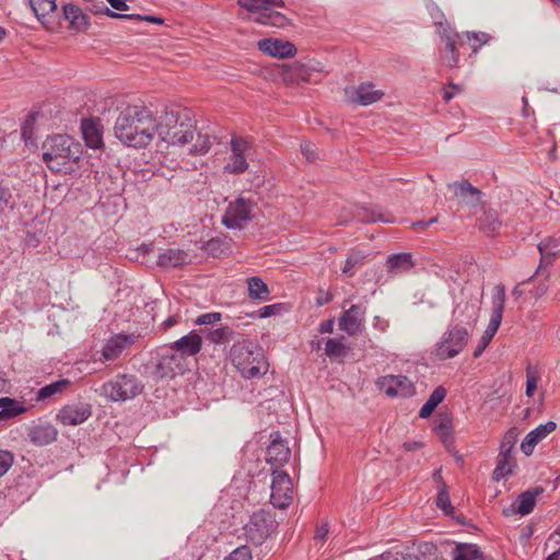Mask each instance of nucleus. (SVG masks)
Instances as JSON below:
<instances>
[{
    "mask_svg": "<svg viewBox=\"0 0 560 560\" xmlns=\"http://www.w3.org/2000/svg\"><path fill=\"white\" fill-rule=\"evenodd\" d=\"M155 128L156 118L150 108L129 105L116 118L114 135L122 144L140 149L151 143Z\"/></svg>",
    "mask_w": 560,
    "mask_h": 560,
    "instance_id": "1",
    "label": "nucleus"
},
{
    "mask_svg": "<svg viewBox=\"0 0 560 560\" xmlns=\"http://www.w3.org/2000/svg\"><path fill=\"white\" fill-rule=\"evenodd\" d=\"M43 161L52 173L70 174L83 152L82 145L68 135L47 137L42 144Z\"/></svg>",
    "mask_w": 560,
    "mask_h": 560,
    "instance_id": "2",
    "label": "nucleus"
},
{
    "mask_svg": "<svg viewBox=\"0 0 560 560\" xmlns=\"http://www.w3.org/2000/svg\"><path fill=\"white\" fill-rule=\"evenodd\" d=\"M230 359L245 378L261 377L268 370L262 348L243 336L231 347Z\"/></svg>",
    "mask_w": 560,
    "mask_h": 560,
    "instance_id": "3",
    "label": "nucleus"
},
{
    "mask_svg": "<svg viewBox=\"0 0 560 560\" xmlns=\"http://www.w3.org/2000/svg\"><path fill=\"white\" fill-rule=\"evenodd\" d=\"M183 371V358L166 346L151 351L150 359L143 364V373L155 381L174 378Z\"/></svg>",
    "mask_w": 560,
    "mask_h": 560,
    "instance_id": "4",
    "label": "nucleus"
},
{
    "mask_svg": "<svg viewBox=\"0 0 560 560\" xmlns=\"http://www.w3.org/2000/svg\"><path fill=\"white\" fill-rule=\"evenodd\" d=\"M278 525L271 511L261 509L254 512L243 527L246 541L256 547L267 544L277 534Z\"/></svg>",
    "mask_w": 560,
    "mask_h": 560,
    "instance_id": "5",
    "label": "nucleus"
},
{
    "mask_svg": "<svg viewBox=\"0 0 560 560\" xmlns=\"http://www.w3.org/2000/svg\"><path fill=\"white\" fill-rule=\"evenodd\" d=\"M471 331L459 323H452L436 343L434 355L439 360H447L458 355L466 347Z\"/></svg>",
    "mask_w": 560,
    "mask_h": 560,
    "instance_id": "6",
    "label": "nucleus"
},
{
    "mask_svg": "<svg viewBox=\"0 0 560 560\" xmlns=\"http://www.w3.org/2000/svg\"><path fill=\"white\" fill-rule=\"evenodd\" d=\"M142 382L133 374H117L102 386V393L112 401H126L140 395Z\"/></svg>",
    "mask_w": 560,
    "mask_h": 560,
    "instance_id": "7",
    "label": "nucleus"
},
{
    "mask_svg": "<svg viewBox=\"0 0 560 560\" xmlns=\"http://www.w3.org/2000/svg\"><path fill=\"white\" fill-rule=\"evenodd\" d=\"M505 285L499 283L494 287L492 293V312L488 327L483 331L474 353V358H479L486 348L489 346L490 341L497 334L503 317V312L505 308Z\"/></svg>",
    "mask_w": 560,
    "mask_h": 560,
    "instance_id": "8",
    "label": "nucleus"
},
{
    "mask_svg": "<svg viewBox=\"0 0 560 560\" xmlns=\"http://www.w3.org/2000/svg\"><path fill=\"white\" fill-rule=\"evenodd\" d=\"M257 203L243 196L230 202L222 218V223L231 230L243 229V226L255 218Z\"/></svg>",
    "mask_w": 560,
    "mask_h": 560,
    "instance_id": "9",
    "label": "nucleus"
},
{
    "mask_svg": "<svg viewBox=\"0 0 560 560\" xmlns=\"http://www.w3.org/2000/svg\"><path fill=\"white\" fill-rule=\"evenodd\" d=\"M292 481L290 476L281 470L272 469L270 502L275 508L284 509L292 502Z\"/></svg>",
    "mask_w": 560,
    "mask_h": 560,
    "instance_id": "10",
    "label": "nucleus"
},
{
    "mask_svg": "<svg viewBox=\"0 0 560 560\" xmlns=\"http://www.w3.org/2000/svg\"><path fill=\"white\" fill-rule=\"evenodd\" d=\"M341 218L342 222L357 221L361 223H394L396 220L392 213L383 211L377 206H357L354 209H350L349 211L345 209Z\"/></svg>",
    "mask_w": 560,
    "mask_h": 560,
    "instance_id": "11",
    "label": "nucleus"
},
{
    "mask_svg": "<svg viewBox=\"0 0 560 560\" xmlns=\"http://www.w3.org/2000/svg\"><path fill=\"white\" fill-rule=\"evenodd\" d=\"M439 35L444 43V50H440V59L447 68H456L459 61L457 45H464L463 35L455 32L452 27L439 31Z\"/></svg>",
    "mask_w": 560,
    "mask_h": 560,
    "instance_id": "12",
    "label": "nucleus"
},
{
    "mask_svg": "<svg viewBox=\"0 0 560 560\" xmlns=\"http://www.w3.org/2000/svg\"><path fill=\"white\" fill-rule=\"evenodd\" d=\"M92 416V406L88 402L78 401L65 405L59 409L56 420L62 425H79Z\"/></svg>",
    "mask_w": 560,
    "mask_h": 560,
    "instance_id": "13",
    "label": "nucleus"
},
{
    "mask_svg": "<svg viewBox=\"0 0 560 560\" xmlns=\"http://www.w3.org/2000/svg\"><path fill=\"white\" fill-rule=\"evenodd\" d=\"M376 384L389 397H408L415 393L412 382L405 375L382 376Z\"/></svg>",
    "mask_w": 560,
    "mask_h": 560,
    "instance_id": "14",
    "label": "nucleus"
},
{
    "mask_svg": "<svg viewBox=\"0 0 560 560\" xmlns=\"http://www.w3.org/2000/svg\"><path fill=\"white\" fill-rule=\"evenodd\" d=\"M271 442L267 447V457L266 460L271 465L272 469L280 470L282 466L291 457V448L288 445V442L282 440L279 431H273L270 433Z\"/></svg>",
    "mask_w": 560,
    "mask_h": 560,
    "instance_id": "15",
    "label": "nucleus"
},
{
    "mask_svg": "<svg viewBox=\"0 0 560 560\" xmlns=\"http://www.w3.org/2000/svg\"><path fill=\"white\" fill-rule=\"evenodd\" d=\"M366 307L362 304L351 305L339 317V328L349 336H357L365 320Z\"/></svg>",
    "mask_w": 560,
    "mask_h": 560,
    "instance_id": "16",
    "label": "nucleus"
},
{
    "mask_svg": "<svg viewBox=\"0 0 560 560\" xmlns=\"http://www.w3.org/2000/svg\"><path fill=\"white\" fill-rule=\"evenodd\" d=\"M257 46L266 55L280 59L294 57L298 52L293 43L281 38H264L258 42Z\"/></svg>",
    "mask_w": 560,
    "mask_h": 560,
    "instance_id": "17",
    "label": "nucleus"
},
{
    "mask_svg": "<svg viewBox=\"0 0 560 560\" xmlns=\"http://www.w3.org/2000/svg\"><path fill=\"white\" fill-rule=\"evenodd\" d=\"M544 492L542 487H534L529 488L528 490L522 492L517 498V505L512 504L509 508L503 509V514L505 516H511L513 514H521V515H527L529 514L535 505L536 500L539 494Z\"/></svg>",
    "mask_w": 560,
    "mask_h": 560,
    "instance_id": "18",
    "label": "nucleus"
},
{
    "mask_svg": "<svg viewBox=\"0 0 560 560\" xmlns=\"http://www.w3.org/2000/svg\"><path fill=\"white\" fill-rule=\"evenodd\" d=\"M137 336L135 334H117L112 336L102 349V357L105 361L116 360L122 351L135 343Z\"/></svg>",
    "mask_w": 560,
    "mask_h": 560,
    "instance_id": "19",
    "label": "nucleus"
},
{
    "mask_svg": "<svg viewBox=\"0 0 560 560\" xmlns=\"http://www.w3.org/2000/svg\"><path fill=\"white\" fill-rule=\"evenodd\" d=\"M58 430L49 422L35 423L27 429L30 442L37 446L48 445L57 440Z\"/></svg>",
    "mask_w": 560,
    "mask_h": 560,
    "instance_id": "20",
    "label": "nucleus"
},
{
    "mask_svg": "<svg viewBox=\"0 0 560 560\" xmlns=\"http://www.w3.org/2000/svg\"><path fill=\"white\" fill-rule=\"evenodd\" d=\"M202 337L196 331H190L178 340L174 341L168 348L174 352H178L183 359L185 357H192L201 350Z\"/></svg>",
    "mask_w": 560,
    "mask_h": 560,
    "instance_id": "21",
    "label": "nucleus"
},
{
    "mask_svg": "<svg viewBox=\"0 0 560 560\" xmlns=\"http://www.w3.org/2000/svg\"><path fill=\"white\" fill-rule=\"evenodd\" d=\"M448 187L453 188L455 197L467 206L476 207L481 202L482 191L472 186L467 179L454 182Z\"/></svg>",
    "mask_w": 560,
    "mask_h": 560,
    "instance_id": "22",
    "label": "nucleus"
},
{
    "mask_svg": "<svg viewBox=\"0 0 560 560\" xmlns=\"http://www.w3.org/2000/svg\"><path fill=\"white\" fill-rule=\"evenodd\" d=\"M313 71H317V69L310 63L294 61L290 65L283 66V80L288 84L310 82Z\"/></svg>",
    "mask_w": 560,
    "mask_h": 560,
    "instance_id": "23",
    "label": "nucleus"
},
{
    "mask_svg": "<svg viewBox=\"0 0 560 560\" xmlns=\"http://www.w3.org/2000/svg\"><path fill=\"white\" fill-rule=\"evenodd\" d=\"M557 429L555 421H548L545 424H540L526 434L521 443V450L526 456H530L534 452L535 446L544 440L548 434Z\"/></svg>",
    "mask_w": 560,
    "mask_h": 560,
    "instance_id": "24",
    "label": "nucleus"
},
{
    "mask_svg": "<svg viewBox=\"0 0 560 560\" xmlns=\"http://www.w3.org/2000/svg\"><path fill=\"white\" fill-rule=\"evenodd\" d=\"M480 307L470 302H465L463 304H458L453 311L452 323H459L460 326H465L472 331L478 317H479Z\"/></svg>",
    "mask_w": 560,
    "mask_h": 560,
    "instance_id": "25",
    "label": "nucleus"
},
{
    "mask_svg": "<svg viewBox=\"0 0 560 560\" xmlns=\"http://www.w3.org/2000/svg\"><path fill=\"white\" fill-rule=\"evenodd\" d=\"M401 560H442L438 552V547L432 542H421L407 547L400 553Z\"/></svg>",
    "mask_w": 560,
    "mask_h": 560,
    "instance_id": "26",
    "label": "nucleus"
},
{
    "mask_svg": "<svg viewBox=\"0 0 560 560\" xmlns=\"http://www.w3.org/2000/svg\"><path fill=\"white\" fill-rule=\"evenodd\" d=\"M194 139V127L190 121L182 120L177 129L161 132V140L168 144H186Z\"/></svg>",
    "mask_w": 560,
    "mask_h": 560,
    "instance_id": "27",
    "label": "nucleus"
},
{
    "mask_svg": "<svg viewBox=\"0 0 560 560\" xmlns=\"http://www.w3.org/2000/svg\"><path fill=\"white\" fill-rule=\"evenodd\" d=\"M81 130L88 147L92 149L103 147V126L100 119H83Z\"/></svg>",
    "mask_w": 560,
    "mask_h": 560,
    "instance_id": "28",
    "label": "nucleus"
},
{
    "mask_svg": "<svg viewBox=\"0 0 560 560\" xmlns=\"http://www.w3.org/2000/svg\"><path fill=\"white\" fill-rule=\"evenodd\" d=\"M202 335L207 340L214 345H223L230 341L235 343L240 340L241 334L236 332L233 327L229 325H221L220 327H206L201 329Z\"/></svg>",
    "mask_w": 560,
    "mask_h": 560,
    "instance_id": "29",
    "label": "nucleus"
},
{
    "mask_svg": "<svg viewBox=\"0 0 560 560\" xmlns=\"http://www.w3.org/2000/svg\"><path fill=\"white\" fill-rule=\"evenodd\" d=\"M182 120L190 121L187 113L180 114L179 109L166 107L163 115L156 120V128L154 135L158 133L161 138V132L171 129H177Z\"/></svg>",
    "mask_w": 560,
    "mask_h": 560,
    "instance_id": "30",
    "label": "nucleus"
},
{
    "mask_svg": "<svg viewBox=\"0 0 560 560\" xmlns=\"http://www.w3.org/2000/svg\"><path fill=\"white\" fill-rule=\"evenodd\" d=\"M63 18L69 21L70 28L77 32L88 30L89 16L75 4L67 3L62 8Z\"/></svg>",
    "mask_w": 560,
    "mask_h": 560,
    "instance_id": "31",
    "label": "nucleus"
},
{
    "mask_svg": "<svg viewBox=\"0 0 560 560\" xmlns=\"http://www.w3.org/2000/svg\"><path fill=\"white\" fill-rule=\"evenodd\" d=\"M190 261L189 255L178 248H168L159 255L158 266L162 268H178Z\"/></svg>",
    "mask_w": 560,
    "mask_h": 560,
    "instance_id": "32",
    "label": "nucleus"
},
{
    "mask_svg": "<svg viewBox=\"0 0 560 560\" xmlns=\"http://www.w3.org/2000/svg\"><path fill=\"white\" fill-rule=\"evenodd\" d=\"M433 430L439 435L445 447H448L453 444V419L450 413L440 412L436 420L434 421Z\"/></svg>",
    "mask_w": 560,
    "mask_h": 560,
    "instance_id": "33",
    "label": "nucleus"
},
{
    "mask_svg": "<svg viewBox=\"0 0 560 560\" xmlns=\"http://www.w3.org/2000/svg\"><path fill=\"white\" fill-rule=\"evenodd\" d=\"M413 266L415 261L410 253L392 254L386 259V268L390 273L408 272Z\"/></svg>",
    "mask_w": 560,
    "mask_h": 560,
    "instance_id": "34",
    "label": "nucleus"
},
{
    "mask_svg": "<svg viewBox=\"0 0 560 560\" xmlns=\"http://www.w3.org/2000/svg\"><path fill=\"white\" fill-rule=\"evenodd\" d=\"M354 93L357 97H352V101L363 106H368L380 101L384 95L382 91L374 90V85L371 82L361 83L354 90Z\"/></svg>",
    "mask_w": 560,
    "mask_h": 560,
    "instance_id": "35",
    "label": "nucleus"
},
{
    "mask_svg": "<svg viewBox=\"0 0 560 560\" xmlns=\"http://www.w3.org/2000/svg\"><path fill=\"white\" fill-rule=\"evenodd\" d=\"M27 411V408L19 400L10 397L0 398V421L13 419Z\"/></svg>",
    "mask_w": 560,
    "mask_h": 560,
    "instance_id": "36",
    "label": "nucleus"
},
{
    "mask_svg": "<svg viewBox=\"0 0 560 560\" xmlns=\"http://www.w3.org/2000/svg\"><path fill=\"white\" fill-rule=\"evenodd\" d=\"M453 560H485L483 552L475 544H457L452 550Z\"/></svg>",
    "mask_w": 560,
    "mask_h": 560,
    "instance_id": "37",
    "label": "nucleus"
},
{
    "mask_svg": "<svg viewBox=\"0 0 560 560\" xmlns=\"http://www.w3.org/2000/svg\"><path fill=\"white\" fill-rule=\"evenodd\" d=\"M445 397L446 389L443 386H438L421 407L419 411V417L422 419L429 418L433 413L435 408L445 399Z\"/></svg>",
    "mask_w": 560,
    "mask_h": 560,
    "instance_id": "38",
    "label": "nucleus"
},
{
    "mask_svg": "<svg viewBox=\"0 0 560 560\" xmlns=\"http://www.w3.org/2000/svg\"><path fill=\"white\" fill-rule=\"evenodd\" d=\"M502 226V221L495 210H487L479 219V229L488 235H494Z\"/></svg>",
    "mask_w": 560,
    "mask_h": 560,
    "instance_id": "39",
    "label": "nucleus"
},
{
    "mask_svg": "<svg viewBox=\"0 0 560 560\" xmlns=\"http://www.w3.org/2000/svg\"><path fill=\"white\" fill-rule=\"evenodd\" d=\"M202 249L209 256L219 258L231 250V245L226 237H213L203 244Z\"/></svg>",
    "mask_w": 560,
    "mask_h": 560,
    "instance_id": "40",
    "label": "nucleus"
},
{
    "mask_svg": "<svg viewBox=\"0 0 560 560\" xmlns=\"http://www.w3.org/2000/svg\"><path fill=\"white\" fill-rule=\"evenodd\" d=\"M538 249L541 255V261L550 264L552 258L560 254V240L552 236L546 237L539 243Z\"/></svg>",
    "mask_w": 560,
    "mask_h": 560,
    "instance_id": "41",
    "label": "nucleus"
},
{
    "mask_svg": "<svg viewBox=\"0 0 560 560\" xmlns=\"http://www.w3.org/2000/svg\"><path fill=\"white\" fill-rule=\"evenodd\" d=\"M342 340L343 337L327 339L325 346V353L329 359H343L348 354L349 347H347Z\"/></svg>",
    "mask_w": 560,
    "mask_h": 560,
    "instance_id": "42",
    "label": "nucleus"
},
{
    "mask_svg": "<svg viewBox=\"0 0 560 560\" xmlns=\"http://www.w3.org/2000/svg\"><path fill=\"white\" fill-rule=\"evenodd\" d=\"M248 295L253 300H268L270 291L267 284L259 277H250L247 279Z\"/></svg>",
    "mask_w": 560,
    "mask_h": 560,
    "instance_id": "43",
    "label": "nucleus"
},
{
    "mask_svg": "<svg viewBox=\"0 0 560 560\" xmlns=\"http://www.w3.org/2000/svg\"><path fill=\"white\" fill-rule=\"evenodd\" d=\"M28 3L36 18L43 24H45L44 19L46 15L57 10L56 0H28Z\"/></svg>",
    "mask_w": 560,
    "mask_h": 560,
    "instance_id": "44",
    "label": "nucleus"
},
{
    "mask_svg": "<svg viewBox=\"0 0 560 560\" xmlns=\"http://www.w3.org/2000/svg\"><path fill=\"white\" fill-rule=\"evenodd\" d=\"M69 385L70 381L66 378L52 382L38 389V392L36 393V400H45L46 398H49L55 394L62 392V389Z\"/></svg>",
    "mask_w": 560,
    "mask_h": 560,
    "instance_id": "45",
    "label": "nucleus"
},
{
    "mask_svg": "<svg viewBox=\"0 0 560 560\" xmlns=\"http://www.w3.org/2000/svg\"><path fill=\"white\" fill-rule=\"evenodd\" d=\"M462 35L470 44L474 54L478 52L479 48L491 39V35L485 32H465Z\"/></svg>",
    "mask_w": 560,
    "mask_h": 560,
    "instance_id": "46",
    "label": "nucleus"
},
{
    "mask_svg": "<svg viewBox=\"0 0 560 560\" xmlns=\"http://www.w3.org/2000/svg\"><path fill=\"white\" fill-rule=\"evenodd\" d=\"M248 167L245 155L231 153L229 163L224 166V172L230 174H242Z\"/></svg>",
    "mask_w": 560,
    "mask_h": 560,
    "instance_id": "47",
    "label": "nucleus"
},
{
    "mask_svg": "<svg viewBox=\"0 0 560 560\" xmlns=\"http://www.w3.org/2000/svg\"><path fill=\"white\" fill-rule=\"evenodd\" d=\"M436 505L445 515H452L454 513V508L451 503L447 485L445 482H442V486H438Z\"/></svg>",
    "mask_w": 560,
    "mask_h": 560,
    "instance_id": "48",
    "label": "nucleus"
},
{
    "mask_svg": "<svg viewBox=\"0 0 560 560\" xmlns=\"http://www.w3.org/2000/svg\"><path fill=\"white\" fill-rule=\"evenodd\" d=\"M427 9L430 16L434 21L435 26L438 27V32L441 30H446V27H451L450 23L445 19L443 11L435 2L429 1L427 3Z\"/></svg>",
    "mask_w": 560,
    "mask_h": 560,
    "instance_id": "49",
    "label": "nucleus"
},
{
    "mask_svg": "<svg viewBox=\"0 0 560 560\" xmlns=\"http://www.w3.org/2000/svg\"><path fill=\"white\" fill-rule=\"evenodd\" d=\"M513 472V464L511 458L498 456L497 466L493 470L492 478L495 481L511 475Z\"/></svg>",
    "mask_w": 560,
    "mask_h": 560,
    "instance_id": "50",
    "label": "nucleus"
},
{
    "mask_svg": "<svg viewBox=\"0 0 560 560\" xmlns=\"http://www.w3.org/2000/svg\"><path fill=\"white\" fill-rule=\"evenodd\" d=\"M516 441H517V433H516L515 429H510L505 433V435L501 442L500 453L498 456H504V457L511 458V453L514 448Z\"/></svg>",
    "mask_w": 560,
    "mask_h": 560,
    "instance_id": "51",
    "label": "nucleus"
},
{
    "mask_svg": "<svg viewBox=\"0 0 560 560\" xmlns=\"http://www.w3.org/2000/svg\"><path fill=\"white\" fill-rule=\"evenodd\" d=\"M88 10L96 15H106L112 19H125L126 13L110 10L103 1L92 2Z\"/></svg>",
    "mask_w": 560,
    "mask_h": 560,
    "instance_id": "52",
    "label": "nucleus"
},
{
    "mask_svg": "<svg viewBox=\"0 0 560 560\" xmlns=\"http://www.w3.org/2000/svg\"><path fill=\"white\" fill-rule=\"evenodd\" d=\"M37 118V113L32 112L27 115L21 128V136L26 144L31 143L34 136V124Z\"/></svg>",
    "mask_w": 560,
    "mask_h": 560,
    "instance_id": "53",
    "label": "nucleus"
},
{
    "mask_svg": "<svg viewBox=\"0 0 560 560\" xmlns=\"http://www.w3.org/2000/svg\"><path fill=\"white\" fill-rule=\"evenodd\" d=\"M364 258L365 256L360 252L351 253L346 259L342 272L349 277H352L354 275L353 269L358 266H361Z\"/></svg>",
    "mask_w": 560,
    "mask_h": 560,
    "instance_id": "54",
    "label": "nucleus"
},
{
    "mask_svg": "<svg viewBox=\"0 0 560 560\" xmlns=\"http://www.w3.org/2000/svg\"><path fill=\"white\" fill-rule=\"evenodd\" d=\"M13 196L10 187L0 179V213L4 211L5 208H13Z\"/></svg>",
    "mask_w": 560,
    "mask_h": 560,
    "instance_id": "55",
    "label": "nucleus"
},
{
    "mask_svg": "<svg viewBox=\"0 0 560 560\" xmlns=\"http://www.w3.org/2000/svg\"><path fill=\"white\" fill-rule=\"evenodd\" d=\"M212 145L210 136L198 133L196 143L190 149L192 154H206Z\"/></svg>",
    "mask_w": 560,
    "mask_h": 560,
    "instance_id": "56",
    "label": "nucleus"
},
{
    "mask_svg": "<svg viewBox=\"0 0 560 560\" xmlns=\"http://www.w3.org/2000/svg\"><path fill=\"white\" fill-rule=\"evenodd\" d=\"M224 560H253L252 550L247 545H243L233 550Z\"/></svg>",
    "mask_w": 560,
    "mask_h": 560,
    "instance_id": "57",
    "label": "nucleus"
},
{
    "mask_svg": "<svg viewBox=\"0 0 560 560\" xmlns=\"http://www.w3.org/2000/svg\"><path fill=\"white\" fill-rule=\"evenodd\" d=\"M221 318H222V314L219 312L206 313V314L199 315L196 318L195 324L198 326L214 325V324L219 323L221 320Z\"/></svg>",
    "mask_w": 560,
    "mask_h": 560,
    "instance_id": "58",
    "label": "nucleus"
},
{
    "mask_svg": "<svg viewBox=\"0 0 560 560\" xmlns=\"http://www.w3.org/2000/svg\"><path fill=\"white\" fill-rule=\"evenodd\" d=\"M14 462V455L9 451L0 450V477L7 474Z\"/></svg>",
    "mask_w": 560,
    "mask_h": 560,
    "instance_id": "59",
    "label": "nucleus"
},
{
    "mask_svg": "<svg viewBox=\"0 0 560 560\" xmlns=\"http://www.w3.org/2000/svg\"><path fill=\"white\" fill-rule=\"evenodd\" d=\"M125 20L145 21L154 24H164V20L156 15L126 13Z\"/></svg>",
    "mask_w": 560,
    "mask_h": 560,
    "instance_id": "60",
    "label": "nucleus"
},
{
    "mask_svg": "<svg viewBox=\"0 0 560 560\" xmlns=\"http://www.w3.org/2000/svg\"><path fill=\"white\" fill-rule=\"evenodd\" d=\"M237 4L249 12L265 11L262 0H237Z\"/></svg>",
    "mask_w": 560,
    "mask_h": 560,
    "instance_id": "61",
    "label": "nucleus"
},
{
    "mask_svg": "<svg viewBox=\"0 0 560 560\" xmlns=\"http://www.w3.org/2000/svg\"><path fill=\"white\" fill-rule=\"evenodd\" d=\"M249 143L243 138H233L231 140V151L232 153H240L245 155V152L248 150Z\"/></svg>",
    "mask_w": 560,
    "mask_h": 560,
    "instance_id": "62",
    "label": "nucleus"
},
{
    "mask_svg": "<svg viewBox=\"0 0 560 560\" xmlns=\"http://www.w3.org/2000/svg\"><path fill=\"white\" fill-rule=\"evenodd\" d=\"M290 24V20L282 13L271 11L270 26L283 28Z\"/></svg>",
    "mask_w": 560,
    "mask_h": 560,
    "instance_id": "63",
    "label": "nucleus"
},
{
    "mask_svg": "<svg viewBox=\"0 0 560 560\" xmlns=\"http://www.w3.org/2000/svg\"><path fill=\"white\" fill-rule=\"evenodd\" d=\"M282 308H283L282 303L266 305L259 310V317L267 318L269 316L276 315V314L280 313V311Z\"/></svg>",
    "mask_w": 560,
    "mask_h": 560,
    "instance_id": "64",
    "label": "nucleus"
}]
</instances>
